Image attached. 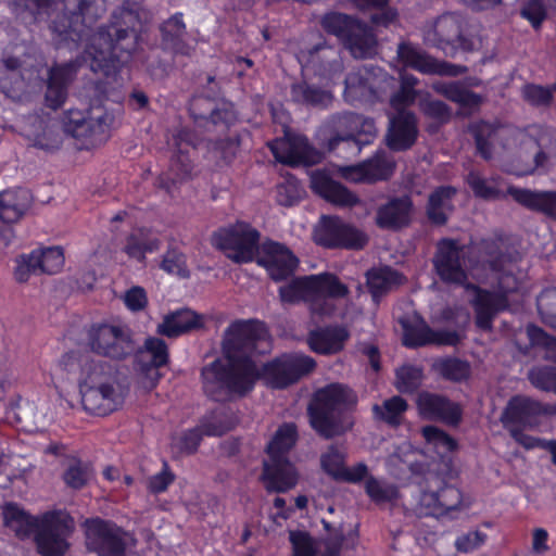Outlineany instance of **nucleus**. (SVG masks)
Wrapping results in <instances>:
<instances>
[{
  "label": "nucleus",
  "instance_id": "f257e3e1",
  "mask_svg": "<svg viewBox=\"0 0 556 556\" xmlns=\"http://www.w3.org/2000/svg\"><path fill=\"white\" fill-rule=\"evenodd\" d=\"M10 7L12 13L28 25L50 17L54 10L60 11L50 25L58 47L71 46V42L77 48L85 37L88 38L90 42L80 59L55 63L49 68L45 101L50 109L61 108L78 68L88 63L93 73L104 76V80L94 83L98 94L88 106L64 112L62 126L64 132L80 142V148L91 149L106 141L115 116L103 100L121 102L123 99L118 90L122 87L118 72L137 49L138 33L148 17L142 5L124 1L112 13L110 24L90 36L89 27L106 11L105 0H12Z\"/></svg>",
  "mask_w": 556,
  "mask_h": 556
},
{
  "label": "nucleus",
  "instance_id": "f03ea898",
  "mask_svg": "<svg viewBox=\"0 0 556 556\" xmlns=\"http://www.w3.org/2000/svg\"><path fill=\"white\" fill-rule=\"evenodd\" d=\"M268 337L263 321L249 319L231 323L224 333V356L202 368L205 394L216 402L243 397L253 390L260 378L273 389H285L315 369V359L303 353L282 354L260 369L253 356L267 351Z\"/></svg>",
  "mask_w": 556,
  "mask_h": 556
},
{
  "label": "nucleus",
  "instance_id": "7ed1b4c3",
  "mask_svg": "<svg viewBox=\"0 0 556 556\" xmlns=\"http://www.w3.org/2000/svg\"><path fill=\"white\" fill-rule=\"evenodd\" d=\"M469 130L476 140L478 152L485 160L493 156L497 146L508 150L519 144L527 151H533V164L513 172L516 176L533 174L536 169L547 172L556 165V131L553 129L538 125L519 129L480 121L471 124Z\"/></svg>",
  "mask_w": 556,
  "mask_h": 556
},
{
  "label": "nucleus",
  "instance_id": "20e7f679",
  "mask_svg": "<svg viewBox=\"0 0 556 556\" xmlns=\"http://www.w3.org/2000/svg\"><path fill=\"white\" fill-rule=\"evenodd\" d=\"M61 364L68 371L73 370L74 365L79 366L77 383L86 413L105 417L122 407L126 392L112 365L76 352L64 354Z\"/></svg>",
  "mask_w": 556,
  "mask_h": 556
},
{
  "label": "nucleus",
  "instance_id": "39448f33",
  "mask_svg": "<svg viewBox=\"0 0 556 556\" xmlns=\"http://www.w3.org/2000/svg\"><path fill=\"white\" fill-rule=\"evenodd\" d=\"M5 527L17 536L34 534L37 551L42 556H64L75 531V520L65 509H51L31 516L17 504H5L2 509Z\"/></svg>",
  "mask_w": 556,
  "mask_h": 556
},
{
  "label": "nucleus",
  "instance_id": "423d86ee",
  "mask_svg": "<svg viewBox=\"0 0 556 556\" xmlns=\"http://www.w3.org/2000/svg\"><path fill=\"white\" fill-rule=\"evenodd\" d=\"M504 241L500 237L482 239L470 245L462 244L458 240L443 238L437 243L432 263L440 279L448 285L467 286L468 265L466 256L478 254V262L488 264L493 271H502L509 257L504 253Z\"/></svg>",
  "mask_w": 556,
  "mask_h": 556
},
{
  "label": "nucleus",
  "instance_id": "0eeeda50",
  "mask_svg": "<svg viewBox=\"0 0 556 556\" xmlns=\"http://www.w3.org/2000/svg\"><path fill=\"white\" fill-rule=\"evenodd\" d=\"M345 283L331 273H320L291 279L278 289L283 304L305 303L312 316L328 317L334 314V299H343L349 294Z\"/></svg>",
  "mask_w": 556,
  "mask_h": 556
},
{
  "label": "nucleus",
  "instance_id": "6e6552de",
  "mask_svg": "<svg viewBox=\"0 0 556 556\" xmlns=\"http://www.w3.org/2000/svg\"><path fill=\"white\" fill-rule=\"evenodd\" d=\"M355 404L352 390L331 383L317 390L308 406L312 427L323 437L332 438L351 426L349 413Z\"/></svg>",
  "mask_w": 556,
  "mask_h": 556
},
{
  "label": "nucleus",
  "instance_id": "1a4fd4ad",
  "mask_svg": "<svg viewBox=\"0 0 556 556\" xmlns=\"http://www.w3.org/2000/svg\"><path fill=\"white\" fill-rule=\"evenodd\" d=\"M298 430L294 424L281 425L267 445L268 459L264 462L262 480L268 492H287L295 486L298 475L288 459L295 444Z\"/></svg>",
  "mask_w": 556,
  "mask_h": 556
},
{
  "label": "nucleus",
  "instance_id": "9d476101",
  "mask_svg": "<svg viewBox=\"0 0 556 556\" xmlns=\"http://www.w3.org/2000/svg\"><path fill=\"white\" fill-rule=\"evenodd\" d=\"M323 148L334 151L341 143H352L357 152L377 136L375 121L353 112L333 114L317 130Z\"/></svg>",
  "mask_w": 556,
  "mask_h": 556
},
{
  "label": "nucleus",
  "instance_id": "9b49d317",
  "mask_svg": "<svg viewBox=\"0 0 556 556\" xmlns=\"http://www.w3.org/2000/svg\"><path fill=\"white\" fill-rule=\"evenodd\" d=\"M321 28L339 39L355 59H368L377 53V37L370 26L340 12H328L320 18Z\"/></svg>",
  "mask_w": 556,
  "mask_h": 556
},
{
  "label": "nucleus",
  "instance_id": "f8f14e48",
  "mask_svg": "<svg viewBox=\"0 0 556 556\" xmlns=\"http://www.w3.org/2000/svg\"><path fill=\"white\" fill-rule=\"evenodd\" d=\"M472 505L470 496L452 484L419 485L414 495L413 511L418 517L456 519Z\"/></svg>",
  "mask_w": 556,
  "mask_h": 556
},
{
  "label": "nucleus",
  "instance_id": "ddd939ff",
  "mask_svg": "<svg viewBox=\"0 0 556 556\" xmlns=\"http://www.w3.org/2000/svg\"><path fill=\"white\" fill-rule=\"evenodd\" d=\"M89 349L103 357L125 359L137 351V343L127 325L121 323H97L87 331Z\"/></svg>",
  "mask_w": 556,
  "mask_h": 556
},
{
  "label": "nucleus",
  "instance_id": "4468645a",
  "mask_svg": "<svg viewBox=\"0 0 556 556\" xmlns=\"http://www.w3.org/2000/svg\"><path fill=\"white\" fill-rule=\"evenodd\" d=\"M86 547L98 556H126L136 544L131 533L111 520L90 518L84 522Z\"/></svg>",
  "mask_w": 556,
  "mask_h": 556
},
{
  "label": "nucleus",
  "instance_id": "2eb2a0df",
  "mask_svg": "<svg viewBox=\"0 0 556 556\" xmlns=\"http://www.w3.org/2000/svg\"><path fill=\"white\" fill-rule=\"evenodd\" d=\"M519 281L511 273L503 271L497 277V290L488 291L475 285L467 289L476 295L471 301L476 314V325L482 330H491L494 317L508 307V294L518 291Z\"/></svg>",
  "mask_w": 556,
  "mask_h": 556
},
{
  "label": "nucleus",
  "instance_id": "dca6fc26",
  "mask_svg": "<svg viewBox=\"0 0 556 556\" xmlns=\"http://www.w3.org/2000/svg\"><path fill=\"white\" fill-rule=\"evenodd\" d=\"M260 232L249 223L237 222L222 227L212 236V244L236 263L253 261L258 251Z\"/></svg>",
  "mask_w": 556,
  "mask_h": 556
},
{
  "label": "nucleus",
  "instance_id": "f3484780",
  "mask_svg": "<svg viewBox=\"0 0 556 556\" xmlns=\"http://www.w3.org/2000/svg\"><path fill=\"white\" fill-rule=\"evenodd\" d=\"M464 24L465 18L460 14L444 13L435 20L425 23L421 28L424 42L445 53L454 52L457 49L470 51L473 49V43L464 36Z\"/></svg>",
  "mask_w": 556,
  "mask_h": 556
},
{
  "label": "nucleus",
  "instance_id": "a211bd4d",
  "mask_svg": "<svg viewBox=\"0 0 556 556\" xmlns=\"http://www.w3.org/2000/svg\"><path fill=\"white\" fill-rule=\"evenodd\" d=\"M394 77L380 67L362 66L348 74L344 80V100L351 104L356 102H372L384 89L382 85L393 86Z\"/></svg>",
  "mask_w": 556,
  "mask_h": 556
},
{
  "label": "nucleus",
  "instance_id": "6ab92c4d",
  "mask_svg": "<svg viewBox=\"0 0 556 556\" xmlns=\"http://www.w3.org/2000/svg\"><path fill=\"white\" fill-rule=\"evenodd\" d=\"M552 416H556V403L545 404L526 395L513 396L502 413L504 428L523 427L539 429Z\"/></svg>",
  "mask_w": 556,
  "mask_h": 556
},
{
  "label": "nucleus",
  "instance_id": "aec40b11",
  "mask_svg": "<svg viewBox=\"0 0 556 556\" xmlns=\"http://www.w3.org/2000/svg\"><path fill=\"white\" fill-rule=\"evenodd\" d=\"M314 240L327 249H363L368 238L364 231L338 216H321L314 230Z\"/></svg>",
  "mask_w": 556,
  "mask_h": 556
},
{
  "label": "nucleus",
  "instance_id": "412c9836",
  "mask_svg": "<svg viewBox=\"0 0 556 556\" xmlns=\"http://www.w3.org/2000/svg\"><path fill=\"white\" fill-rule=\"evenodd\" d=\"M397 58L404 67H410L427 75L456 77L468 71L465 65L439 61L410 42H402L399 45Z\"/></svg>",
  "mask_w": 556,
  "mask_h": 556
},
{
  "label": "nucleus",
  "instance_id": "4be33fe9",
  "mask_svg": "<svg viewBox=\"0 0 556 556\" xmlns=\"http://www.w3.org/2000/svg\"><path fill=\"white\" fill-rule=\"evenodd\" d=\"M298 60L305 68H311L323 79L332 81L343 72V61L339 50L323 39L311 48L301 49Z\"/></svg>",
  "mask_w": 556,
  "mask_h": 556
},
{
  "label": "nucleus",
  "instance_id": "5701e85b",
  "mask_svg": "<svg viewBox=\"0 0 556 556\" xmlns=\"http://www.w3.org/2000/svg\"><path fill=\"white\" fill-rule=\"evenodd\" d=\"M394 168L393 156L384 150H378L372 157L357 165L339 167V173L352 182H375L391 177Z\"/></svg>",
  "mask_w": 556,
  "mask_h": 556
},
{
  "label": "nucleus",
  "instance_id": "b1692460",
  "mask_svg": "<svg viewBox=\"0 0 556 556\" xmlns=\"http://www.w3.org/2000/svg\"><path fill=\"white\" fill-rule=\"evenodd\" d=\"M269 149L278 162L291 166L313 164L319 159V154L305 136L288 131L283 138L273 140Z\"/></svg>",
  "mask_w": 556,
  "mask_h": 556
},
{
  "label": "nucleus",
  "instance_id": "393cba45",
  "mask_svg": "<svg viewBox=\"0 0 556 556\" xmlns=\"http://www.w3.org/2000/svg\"><path fill=\"white\" fill-rule=\"evenodd\" d=\"M403 343L408 348H417L429 344L434 345H456L459 342V336L455 331H435L427 323L415 315L410 319H402Z\"/></svg>",
  "mask_w": 556,
  "mask_h": 556
},
{
  "label": "nucleus",
  "instance_id": "a878e982",
  "mask_svg": "<svg viewBox=\"0 0 556 556\" xmlns=\"http://www.w3.org/2000/svg\"><path fill=\"white\" fill-rule=\"evenodd\" d=\"M257 263L267 270L271 279L280 281L293 275L299 260L285 245L270 241L263 244V253Z\"/></svg>",
  "mask_w": 556,
  "mask_h": 556
},
{
  "label": "nucleus",
  "instance_id": "bb28decb",
  "mask_svg": "<svg viewBox=\"0 0 556 556\" xmlns=\"http://www.w3.org/2000/svg\"><path fill=\"white\" fill-rule=\"evenodd\" d=\"M417 407L424 419L440 420L450 426L458 425L462 419L460 406L441 394L421 392L417 397Z\"/></svg>",
  "mask_w": 556,
  "mask_h": 556
},
{
  "label": "nucleus",
  "instance_id": "cd10ccee",
  "mask_svg": "<svg viewBox=\"0 0 556 556\" xmlns=\"http://www.w3.org/2000/svg\"><path fill=\"white\" fill-rule=\"evenodd\" d=\"M23 132L33 147L48 152L58 150L63 141L56 123L49 116H29Z\"/></svg>",
  "mask_w": 556,
  "mask_h": 556
},
{
  "label": "nucleus",
  "instance_id": "c85d7f7f",
  "mask_svg": "<svg viewBox=\"0 0 556 556\" xmlns=\"http://www.w3.org/2000/svg\"><path fill=\"white\" fill-rule=\"evenodd\" d=\"M136 366L153 384L160 379L159 368L168 362V349L160 338H148L142 348L137 345Z\"/></svg>",
  "mask_w": 556,
  "mask_h": 556
},
{
  "label": "nucleus",
  "instance_id": "c756f323",
  "mask_svg": "<svg viewBox=\"0 0 556 556\" xmlns=\"http://www.w3.org/2000/svg\"><path fill=\"white\" fill-rule=\"evenodd\" d=\"M350 331L342 325L317 327L307 334L309 349L320 355H332L341 352L348 340Z\"/></svg>",
  "mask_w": 556,
  "mask_h": 556
},
{
  "label": "nucleus",
  "instance_id": "7c9ffc66",
  "mask_svg": "<svg viewBox=\"0 0 556 556\" xmlns=\"http://www.w3.org/2000/svg\"><path fill=\"white\" fill-rule=\"evenodd\" d=\"M418 135L417 118L413 112H401L390 117L387 144L393 151H405L416 141Z\"/></svg>",
  "mask_w": 556,
  "mask_h": 556
},
{
  "label": "nucleus",
  "instance_id": "2f4dec72",
  "mask_svg": "<svg viewBox=\"0 0 556 556\" xmlns=\"http://www.w3.org/2000/svg\"><path fill=\"white\" fill-rule=\"evenodd\" d=\"M311 187L315 193L328 202L343 207L358 203V198L341 184L334 181L326 172L315 170L311 176Z\"/></svg>",
  "mask_w": 556,
  "mask_h": 556
},
{
  "label": "nucleus",
  "instance_id": "473e14b6",
  "mask_svg": "<svg viewBox=\"0 0 556 556\" xmlns=\"http://www.w3.org/2000/svg\"><path fill=\"white\" fill-rule=\"evenodd\" d=\"M25 88L23 61L4 50L0 56V92L8 98H18Z\"/></svg>",
  "mask_w": 556,
  "mask_h": 556
},
{
  "label": "nucleus",
  "instance_id": "72a5a7b5",
  "mask_svg": "<svg viewBox=\"0 0 556 556\" xmlns=\"http://www.w3.org/2000/svg\"><path fill=\"white\" fill-rule=\"evenodd\" d=\"M204 317L192 309L181 308L164 316L156 332L167 338H176L193 329L203 327Z\"/></svg>",
  "mask_w": 556,
  "mask_h": 556
},
{
  "label": "nucleus",
  "instance_id": "f704fd0d",
  "mask_svg": "<svg viewBox=\"0 0 556 556\" xmlns=\"http://www.w3.org/2000/svg\"><path fill=\"white\" fill-rule=\"evenodd\" d=\"M31 202V193L25 188L0 192V219L7 224L17 222L29 210Z\"/></svg>",
  "mask_w": 556,
  "mask_h": 556
},
{
  "label": "nucleus",
  "instance_id": "c9c22d12",
  "mask_svg": "<svg viewBox=\"0 0 556 556\" xmlns=\"http://www.w3.org/2000/svg\"><path fill=\"white\" fill-rule=\"evenodd\" d=\"M507 193L522 206L556 218V191H532L509 187Z\"/></svg>",
  "mask_w": 556,
  "mask_h": 556
},
{
  "label": "nucleus",
  "instance_id": "e433bc0d",
  "mask_svg": "<svg viewBox=\"0 0 556 556\" xmlns=\"http://www.w3.org/2000/svg\"><path fill=\"white\" fill-rule=\"evenodd\" d=\"M413 203L409 197L395 198L381 206L377 213V225L396 229L408 224Z\"/></svg>",
  "mask_w": 556,
  "mask_h": 556
},
{
  "label": "nucleus",
  "instance_id": "4c0bfd02",
  "mask_svg": "<svg viewBox=\"0 0 556 556\" xmlns=\"http://www.w3.org/2000/svg\"><path fill=\"white\" fill-rule=\"evenodd\" d=\"M160 247L161 240L152 236L150 230L138 228L126 237L123 252L131 260L143 262L147 253H153Z\"/></svg>",
  "mask_w": 556,
  "mask_h": 556
},
{
  "label": "nucleus",
  "instance_id": "58836bf2",
  "mask_svg": "<svg viewBox=\"0 0 556 556\" xmlns=\"http://www.w3.org/2000/svg\"><path fill=\"white\" fill-rule=\"evenodd\" d=\"M456 193L453 187H439L429 197L427 213L431 222L443 225L447 220V215L453 208L452 199Z\"/></svg>",
  "mask_w": 556,
  "mask_h": 556
},
{
  "label": "nucleus",
  "instance_id": "ea45409f",
  "mask_svg": "<svg viewBox=\"0 0 556 556\" xmlns=\"http://www.w3.org/2000/svg\"><path fill=\"white\" fill-rule=\"evenodd\" d=\"M432 88L452 102L463 108L475 109L482 103V97L467 89L462 83H437Z\"/></svg>",
  "mask_w": 556,
  "mask_h": 556
},
{
  "label": "nucleus",
  "instance_id": "a19ab883",
  "mask_svg": "<svg viewBox=\"0 0 556 556\" xmlns=\"http://www.w3.org/2000/svg\"><path fill=\"white\" fill-rule=\"evenodd\" d=\"M366 277L367 286L375 302H378L379 296L402 281V276L388 266L372 268L367 271Z\"/></svg>",
  "mask_w": 556,
  "mask_h": 556
},
{
  "label": "nucleus",
  "instance_id": "79ce46f5",
  "mask_svg": "<svg viewBox=\"0 0 556 556\" xmlns=\"http://www.w3.org/2000/svg\"><path fill=\"white\" fill-rule=\"evenodd\" d=\"M427 450L434 452L442 460L450 459L451 454L457 448V442L445 431L435 426H426L421 429Z\"/></svg>",
  "mask_w": 556,
  "mask_h": 556
},
{
  "label": "nucleus",
  "instance_id": "37998d69",
  "mask_svg": "<svg viewBox=\"0 0 556 556\" xmlns=\"http://www.w3.org/2000/svg\"><path fill=\"white\" fill-rule=\"evenodd\" d=\"M162 40L164 45L175 52L187 54L182 39L187 33L184 22V15L180 12L175 13L166 20L161 26Z\"/></svg>",
  "mask_w": 556,
  "mask_h": 556
},
{
  "label": "nucleus",
  "instance_id": "c03bdc74",
  "mask_svg": "<svg viewBox=\"0 0 556 556\" xmlns=\"http://www.w3.org/2000/svg\"><path fill=\"white\" fill-rule=\"evenodd\" d=\"M291 98L296 103L313 106H327L332 101V94L330 91L306 83L293 84L291 87Z\"/></svg>",
  "mask_w": 556,
  "mask_h": 556
},
{
  "label": "nucleus",
  "instance_id": "a18cd8bd",
  "mask_svg": "<svg viewBox=\"0 0 556 556\" xmlns=\"http://www.w3.org/2000/svg\"><path fill=\"white\" fill-rule=\"evenodd\" d=\"M407 407L408 404L403 397L394 395L383 401L381 404H375L372 406V413L375 419L395 427L401 424Z\"/></svg>",
  "mask_w": 556,
  "mask_h": 556
},
{
  "label": "nucleus",
  "instance_id": "49530a36",
  "mask_svg": "<svg viewBox=\"0 0 556 556\" xmlns=\"http://www.w3.org/2000/svg\"><path fill=\"white\" fill-rule=\"evenodd\" d=\"M39 274L54 275L64 266V254L60 247H50L30 252Z\"/></svg>",
  "mask_w": 556,
  "mask_h": 556
},
{
  "label": "nucleus",
  "instance_id": "de8ad7c7",
  "mask_svg": "<svg viewBox=\"0 0 556 556\" xmlns=\"http://www.w3.org/2000/svg\"><path fill=\"white\" fill-rule=\"evenodd\" d=\"M367 496L377 505L394 503L400 497L399 488L383 479L369 476L365 481Z\"/></svg>",
  "mask_w": 556,
  "mask_h": 556
},
{
  "label": "nucleus",
  "instance_id": "09e8293b",
  "mask_svg": "<svg viewBox=\"0 0 556 556\" xmlns=\"http://www.w3.org/2000/svg\"><path fill=\"white\" fill-rule=\"evenodd\" d=\"M233 427L232 419L225 409H215L204 416L199 425L203 435L218 437Z\"/></svg>",
  "mask_w": 556,
  "mask_h": 556
},
{
  "label": "nucleus",
  "instance_id": "8fccbe9b",
  "mask_svg": "<svg viewBox=\"0 0 556 556\" xmlns=\"http://www.w3.org/2000/svg\"><path fill=\"white\" fill-rule=\"evenodd\" d=\"M467 182L478 198L485 200L500 199L504 194L500 188L498 179H485L476 172H470L467 177Z\"/></svg>",
  "mask_w": 556,
  "mask_h": 556
},
{
  "label": "nucleus",
  "instance_id": "3c124183",
  "mask_svg": "<svg viewBox=\"0 0 556 556\" xmlns=\"http://www.w3.org/2000/svg\"><path fill=\"white\" fill-rule=\"evenodd\" d=\"M91 478L90 466L77 459L73 460L63 473L65 484L75 490L84 488Z\"/></svg>",
  "mask_w": 556,
  "mask_h": 556
},
{
  "label": "nucleus",
  "instance_id": "603ef678",
  "mask_svg": "<svg viewBox=\"0 0 556 556\" xmlns=\"http://www.w3.org/2000/svg\"><path fill=\"white\" fill-rule=\"evenodd\" d=\"M422 382V370L417 366L404 365L396 370L395 387L402 393H413Z\"/></svg>",
  "mask_w": 556,
  "mask_h": 556
},
{
  "label": "nucleus",
  "instance_id": "864d4df0",
  "mask_svg": "<svg viewBox=\"0 0 556 556\" xmlns=\"http://www.w3.org/2000/svg\"><path fill=\"white\" fill-rule=\"evenodd\" d=\"M527 334L531 345L543 350V357L556 362V338L549 337L540 327L529 325Z\"/></svg>",
  "mask_w": 556,
  "mask_h": 556
},
{
  "label": "nucleus",
  "instance_id": "5fc2aeb1",
  "mask_svg": "<svg viewBox=\"0 0 556 556\" xmlns=\"http://www.w3.org/2000/svg\"><path fill=\"white\" fill-rule=\"evenodd\" d=\"M536 306L542 321L556 329V287L543 290L538 296Z\"/></svg>",
  "mask_w": 556,
  "mask_h": 556
},
{
  "label": "nucleus",
  "instance_id": "6e6d98bb",
  "mask_svg": "<svg viewBox=\"0 0 556 556\" xmlns=\"http://www.w3.org/2000/svg\"><path fill=\"white\" fill-rule=\"evenodd\" d=\"M441 376L452 381H462L468 378L470 367L467 362L457 358H445L437 364Z\"/></svg>",
  "mask_w": 556,
  "mask_h": 556
},
{
  "label": "nucleus",
  "instance_id": "4d7b16f0",
  "mask_svg": "<svg viewBox=\"0 0 556 556\" xmlns=\"http://www.w3.org/2000/svg\"><path fill=\"white\" fill-rule=\"evenodd\" d=\"M528 377L535 388L556 393V367H534L529 371Z\"/></svg>",
  "mask_w": 556,
  "mask_h": 556
},
{
  "label": "nucleus",
  "instance_id": "13d9d810",
  "mask_svg": "<svg viewBox=\"0 0 556 556\" xmlns=\"http://www.w3.org/2000/svg\"><path fill=\"white\" fill-rule=\"evenodd\" d=\"M419 108L427 117L439 124L447 123L451 118V110L443 101L427 97L420 100Z\"/></svg>",
  "mask_w": 556,
  "mask_h": 556
},
{
  "label": "nucleus",
  "instance_id": "bf43d9fd",
  "mask_svg": "<svg viewBox=\"0 0 556 556\" xmlns=\"http://www.w3.org/2000/svg\"><path fill=\"white\" fill-rule=\"evenodd\" d=\"M161 268L172 275L186 278L189 276V270L186 265L185 255L176 249H168L163 256Z\"/></svg>",
  "mask_w": 556,
  "mask_h": 556
},
{
  "label": "nucleus",
  "instance_id": "052dcab7",
  "mask_svg": "<svg viewBox=\"0 0 556 556\" xmlns=\"http://www.w3.org/2000/svg\"><path fill=\"white\" fill-rule=\"evenodd\" d=\"M345 453L338 447L331 446L321 457V466L324 470L333 477L339 479L345 467Z\"/></svg>",
  "mask_w": 556,
  "mask_h": 556
},
{
  "label": "nucleus",
  "instance_id": "680f3d73",
  "mask_svg": "<svg viewBox=\"0 0 556 556\" xmlns=\"http://www.w3.org/2000/svg\"><path fill=\"white\" fill-rule=\"evenodd\" d=\"M523 99L533 106L549 105L553 99V89L535 84H528L522 88Z\"/></svg>",
  "mask_w": 556,
  "mask_h": 556
},
{
  "label": "nucleus",
  "instance_id": "e2e57ef3",
  "mask_svg": "<svg viewBox=\"0 0 556 556\" xmlns=\"http://www.w3.org/2000/svg\"><path fill=\"white\" fill-rule=\"evenodd\" d=\"M486 539V533L480 530H472L456 538L455 548L460 553H471L481 547L485 543Z\"/></svg>",
  "mask_w": 556,
  "mask_h": 556
},
{
  "label": "nucleus",
  "instance_id": "0e129e2a",
  "mask_svg": "<svg viewBox=\"0 0 556 556\" xmlns=\"http://www.w3.org/2000/svg\"><path fill=\"white\" fill-rule=\"evenodd\" d=\"M290 542L292 544V556H316V547L313 539L306 532H290Z\"/></svg>",
  "mask_w": 556,
  "mask_h": 556
},
{
  "label": "nucleus",
  "instance_id": "69168bd1",
  "mask_svg": "<svg viewBox=\"0 0 556 556\" xmlns=\"http://www.w3.org/2000/svg\"><path fill=\"white\" fill-rule=\"evenodd\" d=\"M520 14L530 22L533 28L538 29L546 18V8L543 0H528Z\"/></svg>",
  "mask_w": 556,
  "mask_h": 556
},
{
  "label": "nucleus",
  "instance_id": "338daca9",
  "mask_svg": "<svg viewBox=\"0 0 556 556\" xmlns=\"http://www.w3.org/2000/svg\"><path fill=\"white\" fill-rule=\"evenodd\" d=\"M203 433L199 426L189 429L173 439L174 445L182 453H193L197 451Z\"/></svg>",
  "mask_w": 556,
  "mask_h": 556
},
{
  "label": "nucleus",
  "instance_id": "774afa93",
  "mask_svg": "<svg viewBox=\"0 0 556 556\" xmlns=\"http://www.w3.org/2000/svg\"><path fill=\"white\" fill-rule=\"evenodd\" d=\"M174 480L175 476L169 470L168 465L165 462L162 470L148 479L147 488L151 493L159 494L165 492Z\"/></svg>",
  "mask_w": 556,
  "mask_h": 556
}]
</instances>
